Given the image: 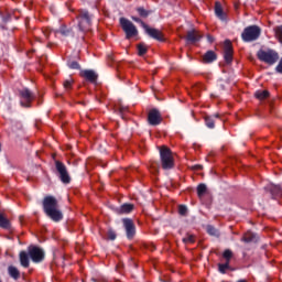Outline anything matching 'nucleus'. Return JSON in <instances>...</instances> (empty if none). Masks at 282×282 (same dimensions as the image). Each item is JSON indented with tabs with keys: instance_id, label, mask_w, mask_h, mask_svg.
<instances>
[{
	"instance_id": "nucleus-16",
	"label": "nucleus",
	"mask_w": 282,
	"mask_h": 282,
	"mask_svg": "<svg viewBox=\"0 0 282 282\" xmlns=\"http://www.w3.org/2000/svg\"><path fill=\"white\" fill-rule=\"evenodd\" d=\"M202 33L199 31L193 29L191 31H187L186 41L188 43H197L198 41H202Z\"/></svg>"
},
{
	"instance_id": "nucleus-32",
	"label": "nucleus",
	"mask_w": 282,
	"mask_h": 282,
	"mask_svg": "<svg viewBox=\"0 0 282 282\" xmlns=\"http://www.w3.org/2000/svg\"><path fill=\"white\" fill-rule=\"evenodd\" d=\"M183 243H195V236L187 234L186 237L183 238Z\"/></svg>"
},
{
	"instance_id": "nucleus-23",
	"label": "nucleus",
	"mask_w": 282,
	"mask_h": 282,
	"mask_svg": "<svg viewBox=\"0 0 282 282\" xmlns=\"http://www.w3.org/2000/svg\"><path fill=\"white\" fill-rule=\"evenodd\" d=\"M215 118H219V113H216L213 117H205V124L208 129H215Z\"/></svg>"
},
{
	"instance_id": "nucleus-15",
	"label": "nucleus",
	"mask_w": 282,
	"mask_h": 282,
	"mask_svg": "<svg viewBox=\"0 0 282 282\" xmlns=\"http://www.w3.org/2000/svg\"><path fill=\"white\" fill-rule=\"evenodd\" d=\"M79 76L88 80V83H96L98 80V74L93 69H84L79 73Z\"/></svg>"
},
{
	"instance_id": "nucleus-3",
	"label": "nucleus",
	"mask_w": 282,
	"mask_h": 282,
	"mask_svg": "<svg viewBox=\"0 0 282 282\" xmlns=\"http://www.w3.org/2000/svg\"><path fill=\"white\" fill-rule=\"evenodd\" d=\"M259 36H261V29L257 25L247 26L241 34V39L245 43H252V41H257Z\"/></svg>"
},
{
	"instance_id": "nucleus-8",
	"label": "nucleus",
	"mask_w": 282,
	"mask_h": 282,
	"mask_svg": "<svg viewBox=\"0 0 282 282\" xmlns=\"http://www.w3.org/2000/svg\"><path fill=\"white\" fill-rule=\"evenodd\" d=\"M55 167L59 175L61 182H63V184H69L72 178L69 177V172H67V166H65L61 161H55Z\"/></svg>"
},
{
	"instance_id": "nucleus-27",
	"label": "nucleus",
	"mask_w": 282,
	"mask_h": 282,
	"mask_svg": "<svg viewBox=\"0 0 282 282\" xmlns=\"http://www.w3.org/2000/svg\"><path fill=\"white\" fill-rule=\"evenodd\" d=\"M218 270L221 274H226V270H230V262L226 261V263L218 264Z\"/></svg>"
},
{
	"instance_id": "nucleus-30",
	"label": "nucleus",
	"mask_w": 282,
	"mask_h": 282,
	"mask_svg": "<svg viewBox=\"0 0 282 282\" xmlns=\"http://www.w3.org/2000/svg\"><path fill=\"white\" fill-rule=\"evenodd\" d=\"M148 50H149V48L147 47V44L140 43V44L138 45L139 56H144V54H147Z\"/></svg>"
},
{
	"instance_id": "nucleus-33",
	"label": "nucleus",
	"mask_w": 282,
	"mask_h": 282,
	"mask_svg": "<svg viewBox=\"0 0 282 282\" xmlns=\"http://www.w3.org/2000/svg\"><path fill=\"white\" fill-rule=\"evenodd\" d=\"M67 66L69 67V69H79L80 68V64H78V62H76V61L68 62Z\"/></svg>"
},
{
	"instance_id": "nucleus-2",
	"label": "nucleus",
	"mask_w": 282,
	"mask_h": 282,
	"mask_svg": "<svg viewBox=\"0 0 282 282\" xmlns=\"http://www.w3.org/2000/svg\"><path fill=\"white\" fill-rule=\"evenodd\" d=\"M160 156H161V165L164 171H169L170 169H173L174 161H173V153L171 152V149L166 147H162L160 149Z\"/></svg>"
},
{
	"instance_id": "nucleus-43",
	"label": "nucleus",
	"mask_w": 282,
	"mask_h": 282,
	"mask_svg": "<svg viewBox=\"0 0 282 282\" xmlns=\"http://www.w3.org/2000/svg\"><path fill=\"white\" fill-rule=\"evenodd\" d=\"M207 40H208L209 43H213V41H215V39L210 35H207Z\"/></svg>"
},
{
	"instance_id": "nucleus-24",
	"label": "nucleus",
	"mask_w": 282,
	"mask_h": 282,
	"mask_svg": "<svg viewBox=\"0 0 282 282\" xmlns=\"http://www.w3.org/2000/svg\"><path fill=\"white\" fill-rule=\"evenodd\" d=\"M269 96H270V91L268 90L256 91V98H258V100H265V98H268Z\"/></svg>"
},
{
	"instance_id": "nucleus-44",
	"label": "nucleus",
	"mask_w": 282,
	"mask_h": 282,
	"mask_svg": "<svg viewBox=\"0 0 282 282\" xmlns=\"http://www.w3.org/2000/svg\"><path fill=\"white\" fill-rule=\"evenodd\" d=\"M193 89H194V91H197V87H194Z\"/></svg>"
},
{
	"instance_id": "nucleus-22",
	"label": "nucleus",
	"mask_w": 282,
	"mask_h": 282,
	"mask_svg": "<svg viewBox=\"0 0 282 282\" xmlns=\"http://www.w3.org/2000/svg\"><path fill=\"white\" fill-rule=\"evenodd\" d=\"M133 210V204H123L119 207L118 213L120 215H129Z\"/></svg>"
},
{
	"instance_id": "nucleus-12",
	"label": "nucleus",
	"mask_w": 282,
	"mask_h": 282,
	"mask_svg": "<svg viewBox=\"0 0 282 282\" xmlns=\"http://www.w3.org/2000/svg\"><path fill=\"white\" fill-rule=\"evenodd\" d=\"M142 28L145 30L147 34L151 36V39H155V41H164V36L160 30L151 29L147 25V23H142Z\"/></svg>"
},
{
	"instance_id": "nucleus-38",
	"label": "nucleus",
	"mask_w": 282,
	"mask_h": 282,
	"mask_svg": "<svg viewBox=\"0 0 282 282\" xmlns=\"http://www.w3.org/2000/svg\"><path fill=\"white\" fill-rule=\"evenodd\" d=\"M223 257L226 259V261L230 262V259H232V251H230V249L225 250Z\"/></svg>"
},
{
	"instance_id": "nucleus-10",
	"label": "nucleus",
	"mask_w": 282,
	"mask_h": 282,
	"mask_svg": "<svg viewBox=\"0 0 282 282\" xmlns=\"http://www.w3.org/2000/svg\"><path fill=\"white\" fill-rule=\"evenodd\" d=\"M148 122L152 127H158V124L162 122V115L160 113V110L158 109L150 110L148 115Z\"/></svg>"
},
{
	"instance_id": "nucleus-11",
	"label": "nucleus",
	"mask_w": 282,
	"mask_h": 282,
	"mask_svg": "<svg viewBox=\"0 0 282 282\" xmlns=\"http://www.w3.org/2000/svg\"><path fill=\"white\" fill-rule=\"evenodd\" d=\"M20 96L22 100H24V102L21 101L22 107H30V102H32V100L35 98V96L28 88L20 90Z\"/></svg>"
},
{
	"instance_id": "nucleus-19",
	"label": "nucleus",
	"mask_w": 282,
	"mask_h": 282,
	"mask_svg": "<svg viewBox=\"0 0 282 282\" xmlns=\"http://www.w3.org/2000/svg\"><path fill=\"white\" fill-rule=\"evenodd\" d=\"M20 263L22 268H30V256L28 254V252H20Z\"/></svg>"
},
{
	"instance_id": "nucleus-37",
	"label": "nucleus",
	"mask_w": 282,
	"mask_h": 282,
	"mask_svg": "<svg viewBox=\"0 0 282 282\" xmlns=\"http://www.w3.org/2000/svg\"><path fill=\"white\" fill-rule=\"evenodd\" d=\"M74 84V80H72V79H66L65 82H64V89L66 90V91H69L70 89H72V85Z\"/></svg>"
},
{
	"instance_id": "nucleus-41",
	"label": "nucleus",
	"mask_w": 282,
	"mask_h": 282,
	"mask_svg": "<svg viewBox=\"0 0 282 282\" xmlns=\"http://www.w3.org/2000/svg\"><path fill=\"white\" fill-rule=\"evenodd\" d=\"M275 72H276L278 74H282V57H281L279 64H278L276 67H275Z\"/></svg>"
},
{
	"instance_id": "nucleus-9",
	"label": "nucleus",
	"mask_w": 282,
	"mask_h": 282,
	"mask_svg": "<svg viewBox=\"0 0 282 282\" xmlns=\"http://www.w3.org/2000/svg\"><path fill=\"white\" fill-rule=\"evenodd\" d=\"M50 34H52V29L44 28V29L34 31L33 36L35 41H37V43H45V41L50 39Z\"/></svg>"
},
{
	"instance_id": "nucleus-34",
	"label": "nucleus",
	"mask_w": 282,
	"mask_h": 282,
	"mask_svg": "<svg viewBox=\"0 0 282 282\" xmlns=\"http://www.w3.org/2000/svg\"><path fill=\"white\" fill-rule=\"evenodd\" d=\"M137 12L143 17L144 19H147V17H149V11H147L144 8L140 7L137 9Z\"/></svg>"
},
{
	"instance_id": "nucleus-7",
	"label": "nucleus",
	"mask_w": 282,
	"mask_h": 282,
	"mask_svg": "<svg viewBox=\"0 0 282 282\" xmlns=\"http://www.w3.org/2000/svg\"><path fill=\"white\" fill-rule=\"evenodd\" d=\"M29 257L33 263H41L43 259H45V252H43V249L36 247V246H30L28 248Z\"/></svg>"
},
{
	"instance_id": "nucleus-36",
	"label": "nucleus",
	"mask_w": 282,
	"mask_h": 282,
	"mask_svg": "<svg viewBox=\"0 0 282 282\" xmlns=\"http://www.w3.org/2000/svg\"><path fill=\"white\" fill-rule=\"evenodd\" d=\"M59 34H62V36H69V34H72V31L65 26H62L59 29Z\"/></svg>"
},
{
	"instance_id": "nucleus-5",
	"label": "nucleus",
	"mask_w": 282,
	"mask_h": 282,
	"mask_svg": "<svg viewBox=\"0 0 282 282\" xmlns=\"http://www.w3.org/2000/svg\"><path fill=\"white\" fill-rule=\"evenodd\" d=\"M119 23L127 39H133V36H138V28H135V24H133V22H131L127 18H120Z\"/></svg>"
},
{
	"instance_id": "nucleus-20",
	"label": "nucleus",
	"mask_w": 282,
	"mask_h": 282,
	"mask_svg": "<svg viewBox=\"0 0 282 282\" xmlns=\"http://www.w3.org/2000/svg\"><path fill=\"white\" fill-rule=\"evenodd\" d=\"M217 61V54L214 51H207L203 56L204 63H214Z\"/></svg>"
},
{
	"instance_id": "nucleus-1",
	"label": "nucleus",
	"mask_w": 282,
	"mask_h": 282,
	"mask_svg": "<svg viewBox=\"0 0 282 282\" xmlns=\"http://www.w3.org/2000/svg\"><path fill=\"white\" fill-rule=\"evenodd\" d=\"M43 209L45 215L53 221H61L63 219V212L58 208V200L54 196H46L43 199Z\"/></svg>"
},
{
	"instance_id": "nucleus-28",
	"label": "nucleus",
	"mask_w": 282,
	"mask_h": 282,
	"mask_svg": "<svg viewBox=\"0 0 282 282\" xmlns=\"http://www.w3.org/2000/svg\"><path fill=\"white\" fill-rule=\"evenodd\" d=\"M206 191H207L206 184H199L197 186V195H198V197H204V195H206Z\"/></svg>"
},
{
	"instance_id": "nucleus-35",
	"label": "nucleus",
	"mask_w": 282,
	"mask_h": 282,
	"mask_svg": "<svg viewBox=\"0 0 282 282\" xmlns=\"http://www.w3.org/2000/svg\"><path fill=\"white\" fill-rule=\"evenodd\" d=\"M0 19H2L3 23H8V21L12 19V15L10 13L3 14L2 11H0Z\"/></svg>"
},
{
	"instance_id": "nucleus-42",
	"label": "nucleus",
	"mask_w": 282,
	"mask_h": 282,
	"mask_svg": "<svg viewBox=\"0 0 282 282\" xmlns=\"http://www.w3.org/2000/svg\"><path fill=\"white\" fill-rule=\"evenodd\" d=\"M132 21H134L135 23H140L141 28H142V23H144V21H142V19L135 18V17H132Z\"/></svg>"
},
{
	"instance_id": "nucleus-26",
	"label": "nucleus",
	"mask_w": 282,
	"mask_h": 282,
	"mask_svg": "<svg viewBox=\"0 0 282 282\" xmlns=\"http://www.w3.org/2000/svg\"><path fill=\"white\" fill-rule=\"evenodd\" d=\"M0 228H10V220L3 216V214H0Z\"/></svg>"
},
{
	"instance_id": "nucleus-39",
	"label": "nucleus",
	"mask_w": 282,
	"mask_h": 282,
	"mask_svg": "<svg viewBox=\"0 0 282 282\" xmlns=\"http://www.w3.org/2000/svg\"><path fill=\"white\" fill-rule=\"evenodd\" d=\"M178 213H180V215L184 216V215H186V213H188V208L184 205H181V206H178Z\"/></svg>"
},
{
	"instance_id": "nucleus-29",
	"label": "nucleus",
	"mask_w": 282,
	"mask_h": 282,
	"mask_svg": "<svg viewBox=\"0 0 282 282\" xmlns=\"http://www.w3.org/2000/svg\"><path fill=\"white\" fill-rule=\"evenodd\" d=\"M274 34L278 41L282 44V25L274 28Z\"/></svg>"
},
{
	"instance_id": "nucleus-17",
	"label": "nucleus",
	"mask_w": 282,
	"mask_h": 282,
	"mask_svg": "<svg viewBox=\"0 0 282 282\" xmlns=\"http://www.w3.org/2000/svg\"><path fill=\"white\" fill-rule=\"evenodd\" d=\"M215 14L220 21H226V13H224V8L219 1L215 2Z\"/></svg>"
},
{
	"instance_id": "nucleus-25",
	"label": "nucleus",
	"mask_w": 282,
	"mask_h": 282,
	"mask_svg": "<svg viewBox=\"0 0 282 282\" xmlns=\"http://www.w3.org/2000/svg\"><path fill=\"white\" fill-rule=\"evenodd\" d=\"M8 271H9V274H10V276L12 278V279H19V276H20V272H19V269H17V267H9V269H8Z\"/></svg>"
},
{
	"instance_id": "nucleus-6",
	"label": "nucleus",
	"mask_w": 282,
	"mask_h": 282,
	"mask_svg": "<svg viewBox=\"0 0 282 282\" xmlns=\"http://www.w3.org/2000/svg\"><path fill=\"white\" fill-rule=\"evenodd\" d=\"M257 56L259 61H262V63H267L268 65H274V63L279 61V53L273 50L259 51Z\"/></svg>"
},
{
	"instance_id": "nucleus-21",
	"label": "nucleus",
	"mask_w": 282,
	"mask_h": 282,
	"mask_svg": "<svg viewBox=\"0 0 282 282\" xmlns=\"http://www.w3.org/2000/svg\"><path fill=\"white\" fill-rule=\"evenodd\" d=\"M241 241H243V243H252L257 241V235L252 234V231H248L243 235Z\"/></svg>"
},
{
	"instance_id": "nucleus-31",
	"label": "nucleus",
	"mask_w": 282,
	"mask_h": 282,
	"mask_svg": "<svg viewBox=\"0 0 282 282\" xmlns=\"http://www.w3.org/2000/svg\"><path fill=\"white\" fill-rule=\"evenodd\" d=\"M207 232L212 237H219V231L215 227H213L210 225L207 226Z\"/></svg>"
},
{
	"instance_id": "nucleus-14",
	"label": "nucleus",
	"mask_w": 282,
	"mask_h": 282,
	"mask_svg": "<svg viewBox=\"0 0 282 282\" xmlns=\"http://www.w3.org/2000/svg\"><path fill=\"white\" fill-rule=\"evenodd\" d=\"M232 54H234L232 43L229 40H227L225 41V44H224V58L226 63L228 64L232 63Z\"/></svg>"
},
{
	"instance_id": "nucleus-18",
	"label": "nucleus",
	"mask_w": 282,
	"mask_h": 282,
	"mask_svg": "<svg viewBox=\"0 0 282 282\" xmlns=\"http://www.w3.org/2000/svg\"><path fill=\"white\" fill-rule=\"evenodd\" d=\"M268 191H270V193H271V195L273 197H281V195H282V187H281V185L270 184L268 186Z\"/></svg>"
},
{
	"instance_id": "nucleus-13",
	"label": "nucleus",
	"mask_w": 282,
	"mask_h": 282,
	"mask_svg": "<svg viewBox=\"0 0 282 282\" xmlns=\"http://www.w3.org/2000/svg\"><path fill=\"white\" fill-rule=\"evenodd\" d=\"M122 221L126 228L127 237L129 239H133V237H135V225L133 224V220L124 218Z\"/></svg>"
},
{
	"instance_id": "nucleus-46",
	"label": "nucleus",
	"mask_w": 282,
	"mask_h": 282,
	"mask_svg": "<svg viewBox=\"0 0 282 282\" xmlns=\"http://www.w3.org/2000/svg\"><path fill=\"white\" fill-rule=\"evenodd\" d=\"M0 282H1V280H0Z\"/></svg>"
},
{
	"instance_id": "nucleus-4",
	"label": "nucleus",
	"mask_w": 282,
	"mask_h": 282,
	"mask_svg": "<svg viewBox=\"0 0 282 282\" xmlns=\"http://www.w3.org/2000/svg\"><path fill=\"white\" fill-rule=\"evenodd\" d=\"M78 28L82 32H87L91 28L93 15L87 10H79L78 13Z\"/></svg>"
},
{
	"instance_id": "nucleus-45",
	"label": "nucleus",
	"mask_w": 282,
	"mask_h": 282,
	"mask_svg": "<svg viewBox=\"0 0 282 282\" xmlns=\"http://www.w3.org/2000/svg\"><path fill=\"white\" fill-rule=\"evenodd\" d=\"M0 151H1V144H0Z\"/></svg>"
},
{
	"instance_id": "nucleus-40",
	"label": "nucleus",
	"mask_w": 282,
	"mask_h": 282,
	"mask_svg": "<svg viewBox=\"0 0 282 282\" xmlns=\"http://www.w3.org/2000/svg\"><path fill=\"white\" fill-rule=\"evenodd\" d=\"M107 237L110 241H116V231L109 230Z\"/></svg>"
}]
</instances>
